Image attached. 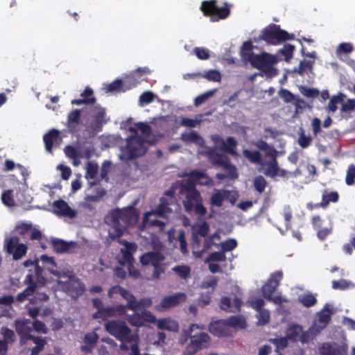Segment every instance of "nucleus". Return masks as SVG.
<instances>
[{
    "label": "nucleus",
    "mask_w": 355,
    "mask_h": 355,
    "mask_svg": "<svg viewBox=\"0 0 355 355\" xmlns=\"http://www.w3.org/2000/svg\"><path fill=\"white\" fill-rule=\"evenodd\" d=\"M138 218L139 212L133 206L112 210L107 217V223L112 228L109 232V236L113 239L121 237L128 227L137 223Z\"/></svg>",
    "instance_id": "nucleus-1"
},
{
    "label": "nucleus",
    "mask_w": 355,
    "mask_h": 355,
    "mask_svg": "<svg viewBox=\"0 0 355 355\" xmlns=\"http://www.w3.org/2000/svg\"><path fill=\"white\" fill-rule=\"evenodd\" d=\"M128 130L133 134L126 138V145L121 147L122 153L119 157L123 161H130L144 155L147 148V141L141 135H137V130L135 127H130Z\"/></svg>",
    "instance_id": "nucleus-2"
},
{
    "label": "nucleus",
    "mask_w": 355,
    "mask_h": 355,
    "mask_svg": "<svg viewBox=\"0 0 355 355\" xmlns=\"http://www.w3.org/2000/svg\"><path fill=\"white\" fill-rule=\"evenodd\" d=\"M245 320L240 315H234L227 320H218L211 322L208 326V330L214 336L222 338L232 336L234 334L233 329H245Z\"/></svg>",
    "instance_id": "nucleus-3"
},
{
    "label": "nucleus",
    "mask_w": 355,
    "mask_h": 355,
    "mask_svg": "<svg viewBox=\"0 0 355 355\" xmlns=\"http://www.w3.org/2000/svg\"><path fill=\"white\" fill-rule=\"evenodd\" d=\"M43 268L36 266L35 270H29L24 281L28 286L16 296V301L22 303L32 296L39 287L44 286L46 282V278L43 276Z\"/></svg>",
    "instance_id": "nucleus-4"
},
{
    "label": "nucleus",
    "mask_w": 355,
    "mask_h": 355,
    "mask_svg": "<svg viewBox=\"0 0 355 355\" xmlns=\"http://www.w3.org/2000/svg\"><path fill=\"white\" fill-rule=\"evenodd\" d=\"M203 327H200L197 324H191L187 333L190 338V343L185 347L184 355H194L199 350L208 347L210 337L207 333L201 331Z\"/></svg>",
    "instance_id": "nucleus-5"
},
{
    "label": "nucleus",
    "mask_w": 355,
    "mask_h": 355,
    "mask_svg": "<svg viewBox=\"0 0 355 355\" xmlns=\"http://www.w3.org/2000/svg\"><path fill=\"white\" fill-rule=\"evenodd\" d=\"M295 38L293 34L281 29L280 26L271 23L266 26L259 35V40L266 42L268 44L277 45Z\"/></svg>",
    "instance_id": "nucleus-6"
},
{
    "label": "nucleus",
    "mask_w": 355,
    "mask_h": 355,
    "mask_svg": "<svg viewBox=\"0 0 355 355\" xmlns=\"http://www.w3.org/2000/svg\"><path fill=\"white\" fill-rule=\"evenodd\" d=\"M217 0H209L202 2L200 10L205 17H211L213 21L225 19L230 15L232 5L225 2L222 7H218Z\"/></svg>",
    "instance_id": "nucleus-7"
},
{
    "label": "nucleus",
    "mask_w": 355,
    "mask_h": 355,
    "mask_svg": "<svg viewBox=\"0 0 355 355\" xmlns=\"http://www.w3.org/2000/svg\"><path fill=\"white\" fill-rule=\"evenodd\" d=\"M105 330L121 343H132L135 336L124 321L110 320L105 324Z\"/></svg>",
    "instance_id": "nucleus-8"
},
{
    "label": "nucleus",
    "mask_w": 355,
    "mask_h": 355,
    "mask_svg": "<svg viewBox=\"0 0 355 355\" xmlns=\"http://www.w3.org/2000/svg\"><path fill=\"white\" fill-rule=\"evenodd\" d=\"M184 211L187 214L194 213L200 216H205L207 209L203 205V199L200 191L194 193H186L183 200Z\"/></svg>",
    "instance_id": "nucleus-9"
},
{
    "label": "nucleus",
    "mask_w": 355,
    "mask_h": 355,
    "mask_svg": "<svg viewBox=\"0 0 355 355\" xmlns=\"http://www.w3.org/2000/svg\"><path fill=\"white\" fill-rule=\"evenodd\" d=\"M19 242V238L16 236H11L5 240L4 248L8 254L12 255L14 260L21 259L28 251L27 245Z\"/></svg>",
    "instance_id": "nucleus-10"
},
{
    "label": "nucleus",
    "mask_w": 355,
    "mask_h": 355,
    "mask_svg": "<svg viewBox=\"0 0 355 355\" xmlns=\"http://www.w3.org/2000/svg\"><path fill=\"white\" fill-rule=\"evenodd\" d=\"M211 139L214 144L223 152L234 156L237 155L236 148L238 145V142L234 137H227L225 140L218 135H214Z\"/></svg>",
    "instance_id": "nucleus-11"
},
{
    "label": "nucleus",
    "mask_w": 355,
    "mask_h": 355,
    "mask_svg": "<svg viewBox=\"0 0 355 355\" xmlns=\"http://www.w3.org/2000/svg\"><path fill=\"white\" fill-rule=\"evenodd\" d=\"M283 278L282 271H276L270 275L267 282L262 286L261 291L266 299H271V295L275 293Z\"/></svg>",
    "instance_id": "nucleus-12"
},
{
    "label": "nucleus",
    "mask_w": 355,
    "mask_h": 355,
    "mask_svg": "<svg viewBox=\"0 0 355 355\" xmlns=\"http://www.w3.org/2000/svg\"><path fill=\"white\" fill-rule=\"evenodd\" d=\"M137 83V81L134 79L132 76L126 77L124 80L121 79H116L108 84L107 86V92H125L130 89L132 87H135Z\"/></svg>",
    "instance_id": "nucleus-13"
},
{
    "label": "nucleus",
    "mask_w": 355,
    "mask_h": 355,
    "mask_svg": "<svg viewBox=\"0 0 355 355\" xmlns=\"http://www.w3.org/2000/svg\"><path fill=\"white\" fill-rule=\"evenodd\" d=\"M311 223L313 228L317 232L318 238L323 241L327 237L331 234L333 225L329 223L327 227H322L323 219L320 215H314L311 217Z\"/></svg>",
    "instance_id": "nucleus-14"
},
{
    "label": "nucleus",
    "mask_w": 355,
    "mask_h": 355,
    "mask_svg": "<svg viewBox=\"0 0 355 355\" xmlns=\"http://www.w3.org/2000/svg\"><path fill=\"white\" fill-rule=\"evenodd\" d=\"M268 157L270 159L269 160L262 161L260 164L261 168L259 171H262L267 177L275 178L277 176L279 171V164L277 159V155L276 153Z\"/></svg>",
    "instance_id": "nucleus-15"
},
{
    "label": "nucleus",
    "mask_w": 355,
    "mask_h": 355,
    "mask_svg": "<svg viewBox=\"0 0 355 355\" xmlns=\"http://www.w3.org/2000/svg\"><path fill=\"white\" fill-rule=\"evenodd\" d=\"M173 205L172 202H169L168 198L162 197L159 200V204L155 210L146 212L143 218V223L148 221V216L152 215L158 216L159 217H165L167 214L172 212L170 205Z\"/></svg>",
    "instance_id": "nucleus-16"
},
{
    "label": "nucleus",
    "mask_w": 355,
    "mask_h": 355,
    "mask_svg": "<svg viewBox=\"0 0 355 355\" xmlns=\"http://www.w3.org/2000/svg\"><path fill=\"white\" fill-rule=\"evenodd\" d=\"M250 57L248 62L253 67L260 70L268 65H272L275 62L274 57L267 53H263L260 55H250Z\"/></svg>",
    "instance_id": "nucleus-17"
},
{
    "label": "nucleus",
    "mask_w": 355,
    "mask_h": 355,
    "mask_svg": "<svg viewBox=\"0 0 355 355\" xmlns=\"http://www.w3.org/2000/svg\"><path fill=\"white\" fill-rule=\"evenodd\" d=\"M54 212L60 216L67 217L73 219L77 215V211L71 209L63 200H55L53 204Z\"/></svg>",
    "instance_id": "nucleus-18"
},
{
    "label": "nucleus",
    "mask_w": 355,
    "mask_h": 355,
    "mask_svg": "<svg viewBox=\"0 0 355 355\" xmlns=\"http://www.w3.org/2000/svg\"><path fill=\"white\" fill-rule=\"evenodd\" d=\"M121 243L123 244L125 246L124 248L121 249L123 258L121 263L123 265L127 263L132 266L135 261L133 254L137 251V245L135 243H130L125 240L121 241Z\"/></svg>",
    "instance_id": "nucleus-19"
},
{
    "label": "nucleus",
    "mask_w": 355,
    "mask_h": 355,
    "mask_svg": "<svg viewBox=\"0 0 355 355\" xmlns=\"http://www.w3.org/2000/svg\"><path fill=\"white\" fill-rule=\"evenodd\" d=\"M333 309L330 305L326 304L322 310L318 313L317 319L315 321L314 327L320 329V331L324 329L331 320V315L333 314Z\"/></svg>",
    "instance_id": "nucleus-20"
},
{
    "label": "nucleus",
    "mask_w": 355,
    "mask_h": 355,
    "mask_svg": "<svg viewBox=\"0 0 355 355\" xmlns=\"http://www.w3.org/2000/svg\"><path fill=\"white\" fill-rule=\"evenodd\" d=\"M31 323L29 319L16 320L15 329L21 340H28L32 338L33 328L30 326Z\"/></svg>",
    "instance_id": "nucleus-21"
},
{
    "label": "nucleus",
    "mask_w": 355,
    "mask_h": 355,
    "mask_svg": "<svg viewBox=\"0 0 355 355\" xmlns=\"http://www.w3.org/2000/svg\"><path fill=\"white\" fill-rule=\"evenodd\" d=\"M186 300L187 295L184 293H177L172 295L164 297L160 302V306L163 309L173 308L184 302Z\"/></svg>",
    "instance_id": "nucleus-22"
},
{
    "label": "nucleus",
    "mask_w": 355,
    "mask_h": 355,
    "mask_svg": "<svg viewBox=\"0 0 355 355\" xmlns=\"http://www.w3.org/2000/svg\"><path fill=\"white\" fill-rule=\"evenodd\" d=\"M67 293L72 297L76 298L85 291V284L78 279L70 280L64 284Z\"/></svg>",
    "instance_id": "nucleus-23"
},
{
    "label": "nucleus",
    "mask_w": 355,
    "mask_h": 355,
    "mask_svg": "<svg viewBox=\"0 0 355 355\" xmlns=\"http://www.w3.org/2000/svg\"><path fill=\"white\" fill-rule=\"evenodd\" d=\"M165 257L164 254L157 251H150L143 254L140 257V263L142 266H156V264L161 263Z\"/></svg>",
    "instance_id": "nucleus-24"
},
{
    "label": "nucleus",
    "mask_w": 355,
    "mask_h": 355,
    "mask_svg": "<svg viewBox=\"0 0 355 355\" xmlns=\"http://www.w3.org/2000/svg\"><path fill=\"white\" fill-rule=\"evenodd\" d=\"M205 155L211 164L220 167H222V166L229 159L227 155L218 153L216 149L214 148L208 149L205 152Z\"/></svg>",
    "instance_id": "nucleus-25"
},
{
    "label": "nucleus",
    "mask_w": 355,
    "mask_h": 355,
    "mask_svg": "<svg viewBox=\"0 0 355 355\" xmlns=\"http://www.w3.org/2000/svg\"><path fill=\"white\" fill-rule=\"evenodd\" d=\"M340 199V195L336 191H329V189H324L322 191L321 203L322 209H327L331 202L336 203Z\"/></svg>",
    "instance_id": "nucleus-26"
},
{
    "label": "nucleus",
    "mask_w": 355,
    "mask_h": 355,
    "mask_svg": "<svg viewBox=\"0 0 355 355\" xmlns=\"http://www.w3.org/2000/svg\"><path fill=\"white\" fill-rule=\"evenodd\" d=\"M230 193V191L227 190H218L210 198L211 205L220 207L223 205V200L229 198Z\"/></svg>",
    "instance_id": "nucleus-27"
},
{
    "label": "nucleus",
    "mask_w": 355,
    "mask_h": 355,
    "mask_svg": "<svg viewBox=\"0 0 355 355\" xmlns=\"http://www.w3.org/2000/svg\"><path fill=\"white\" fill-rule=\"evenodd\" d=\"M180 139L186 144L194 143L198 146H202L205 143L203 138L193 130L189 132H183Z\"/></svg>",
    "instance_id": "nucleus-28"
},
{
    "label": "nucleus",
    "mask_w": 355,
    "mask_h": 355,
    "mask_svg": "<svg viewBox=\"0 0 355 355\" xmlns=\"http://www.w3.org/2000/svg\"><path fill=\"white\" fill-rule=\"evenodd\" d=\"M157 327L159 329L173 332H178L180 329L179 324L175 320L170 318L159 319L157 322Z\"/></svg>",
    "instance_id": "nucleus-29"
},
{
    "label": "nucleus",
    "mask_w": 355,
    "mask_h": 355,
    "mask_svg": "<svg viewBox=\"0 0 355 355\" xmlns=\"http://www.w3.org/2000/svg\"><path fill=\"white\" fill-rule=\"evenodd\" d=\"M59 134L58 130L52 129L44 135L43 140L47 151H51L54 142L57 141L59 138Z\"/></svg>",
    "instance_id": "nucleus-30"
},
{
    "label": "nucleus",
    "mask_w": 355,
    "mask_h": 355,
    "mask_svg": "<svg viewBox=\"0 0 355 355\" xmlns=\"http://www.w3.org/2000/svg\"><path fill=\"white\" fill-rule=\"evenodd\" d=\"M51 244L53 250L58 253L67 252L71 245H74L73 242H67L60 239H52Z\"/></svg>",
    "instance_id": "nucleus-31"
},
{
    "label": "nucleus",
    "mask_w": 355,
    "mask_h": 355,
    "mask_svg": "<svg viewBox=\"0 0 355 355\" xmlns=\"http://www.w3.org/2000/svg\"><path fill=\"white\" fill-rule=\"evenodd\" d=\"M278 93L279 96L284 100L286 103H292L295 101L294 104L296 107H299L300 103H304L303 100L299 97H296L291 92L287 89L282 88Z\"/></svg>",
    "instance_id": "nucleus-32"
},
{
    "label": "nucleus",
    "mask_w": 355,
    "mask_h": 355,
    "mask_svg": "<svg viewBox=\"0 0 355 355\" xmlns=\"http://www.w3.org/2000/svg\"><path fill=\"white\" fill-rule=\"evenodd\" d=\"M189 176L191 180L201 185H208L211 181L205 173L196 170L191 171Z\"/></svg>",
    "instance_id": "nucleus-33"
},
{
    "label": "nucleus",
    "mask_w": 355,
    "mask_h": 355,
    "mask_svg": "<svg viewBox=\"0 0 355 355\" xmlns=\"http://www.w3.org/2000/svg\"><path fill=\"white\" fill-rule=\"evenodd\" d=\"M346 95L342 92H338L337 95L331 97L327 110L329 112H335L338 109V105L344 102Z\"/></svg>",
    "instance_id": "nucleus-34"
},
{
    "label": "nucleus",
    "mask_w": 355,
    "mask_h": 355,
    "mask_svg": "<svg viewBox=\"0 0 355 355\" xmlns=\"http://www.w3.org/2000/svg\"><path fill=\"white\" fill-rule=\"evenodd\" d=\"M243 155L252 164H256L260 166L263 161L261 155L258 150L245 149L243 150Z\"/></svg>",
    "instance_id": "nucleus-35"
},
{
    "label": "nucleus",
    "mask_w": 355,
    "mask_h": 355,
    "mask_svg": "<svg viewBox=\"0 0 355 355\" xmlns=\"http://www.w3.org/2000/svg\"><path fill=\"white\" fill-rule=\"evenodd\" d=\"M320 333V329L316 327H311L308 330L302 331L300 338V341L302 343H308L310 340H312L315 337Z\"/></svg>",
    "instance_id": "nucleus-36"
},
{
    "label": "nucleus",
    "mask_w": 355,
    "mask_h": 355,
    "mask_svg": "<svg viewBox=\"0 0 355 355\" xmlns=\"http://www.w3.org/2000/svg\"><path fill=\"white\" fill-rule=\"evenodd\" d=\"M320 352L322 355H341V351L336 344L323 343Z\"/></svg>",
    "instance_id": "nucleus-37"
},
{
    "label": "nucleus",
    "mask_w": 355,
    "mask_h": 355,
    "mask_svg": "<svg viewBox=\"0 0 355 355\" xmlns=\"http://www.w3.org/2000/svg\"><path fill=\"white\" fill-rule=\"evenodd\" d=\"M295 51V46L287 44L284 46L282 49H280L277 51V55L282 57L286 62H289L293 58V52Z\"/></svg>",
    "instance_id": "nucleus-38"
},
{
    "label": "nucleus",
    "mask_w": 355,
    "mask_h": 355,
    "mask_svg": "<svg viewBox=\"0 0 355 355\" xmlns=\"http://www.w3.org/2000/svg\"><path fill=\"white\" fill-rule=\"evenodd\" d=\"M114 316V310L113 306L103 307L101 310H97L92 315L94 319H102L103 320H107V318Z\"/></svg>",
    "instance_id": "nucleus-39"
},
{
    "label": "nucleus",
    "mask_w": 355,
    "mask_h": 355,
    "mask_svg": "<svg viewBox=\"0 0 355 355\" xmlns=\"http://www.w3.org/2000/svg\"><path fill=\"white\" fill-rule=\"evenodd\" d=\"M222 168L227 171V178L233 180L238 178L239 173L236 167L231 163L230 158L222 166Z\"/></svg>",
    "instance_id": "nucleus-40"
},
{
    "label": "nucleus",
    "mask_w": 355,
    "mask_h": 355,
    "mask_svg": "<svg viewBox=\"0 0 355 355\" xmlns=\"http://www.w3.org/2000/svg\"><path fill=\"white\" fill-rule=\"evenodd\" d=\"M172 270L182 279H187L191 275V268L187 265L175 266Z\"/></svg>",
    "instance_id": "nucleus-41"
},
{
    "label": "nucleus",
    "mask_w": 355,
    "mask_h": 355,
    "mask_svg": "<svg viewBox=\"0 0 355 355\" xmlns=\"http://www.w3.org/2000/svg\"><path fill=\"white\" fill-rule=\"evenodd\" d=\"M93 118L96 127H101L105 122V110L100 106H96L94 110Z\"/></svg>",
    "instance_id": "nucleus-42"
},
{
    "label": "nucleus",
    "mask_w": 355,
    "mask_h": 355,
    "mask_svg": "<svg viewBox=\"0 0 355 355\" xmlns=\"http://www.w3.org/2000/svg\"><path fill=\"white\" fill-rule=\"evenodd\" d=\"M254 146L259 150L264 151L266 157L277 153L276 149L263 140H259L254 144Z\"/></svg>",
    "instance_id": "nucleus-43"
},
{
    "label": "nucleus",
    "mask_w": 355,
    "mask_h": 355,
    "mask_svg": "<svg viewBox=\"0 0 355 355\" xmlns=\"http://www.w3.org/2000/svg\"><path fill=\"white\" fill-rule=\"evenodd\" d=\"M303 328L301 325L294 324L291 325L287 329L286 336L289 340H297V337L302 333Z\"/></svg>",
    "instance_id": "nucleus-44"
},
{
    "label": "nucleus",
    "mask_w": 355,
    "mask_h": 355,
    "mask_svg": "<svg viewBox=\"0 0 355 355\" xmlns=\"http://www.w3.org/2000/svg\"><path fill=\"white\" fill-rule=\"evenodd\" d=\"M80 110L76 109L73 110L68 114L67 116V124L69 128L73 127L75 124H78L80 120Z\"/></svg>",
    "instance_id": "nucleus-45"
},
{
    "label": "nucleus",
    "mask_w": 355,
    "mask_h": 355,
    "mask_svg": "<svg viewBox=\"0 0 355 355\" xmlns=\"http://www.w3.org/2000/svg\"><path fill=\"white\" fill-rule=\"evenodd\" d=\"M253 48L254 46L250 41H246L243 42L241 49V55L243 60L248 61V60L251 58L250 55L254 54L252 52Z\"/></svg>",
    "instance_id": "nucleus-46"
},
{
    "label": "nucleus",
    "mask_w": 355,
    "mask_h": 355,
    "mask_svg": "<svg viewBox=\"0 0 355 355\" xmlns=\"http://www.w3.org/2000/svg\"><path fill=\"white\" fill-rule=\"evenodd\" d=\"M253 186L256 191L262 193L267 186V182L262 175H257L253 180Z\"/></svg>",
    "instance_id": "nucleus-47"
},
{
    "label": "nucleus",
    "mask_w": 355,
    "mask_h": 355,
    "mask_svg": "<svg viewBox=\"0 0 355 355\" xmlns=\"http://www.w3.org/2000/svg\"><path fill=\"white\" fill-rule=\"evenodd\" d=\"M312 141V137L309 135L306 136L304 134V130L301 128L299 132V137L297 140V143L302 148H306L311 145Z\"/></svg>",
    "instance_id": "nucleus-48"
},
{
    "label": "nucleus",
    "mask_w": 355,
    "mask_h": 355,
    "mask_svg": "<svg viewBox=\"0 0 355 355\" xmlns=\"http://www.w3.org/2000/svg\"><path fill=\"white\" fill-rule=\"evenodd\" d=\"M121 297L127 301V306L130 310H134L135 307L136 297L135 295L130 292L128 290L123 289V293H121Z\"/></svg>",
    "instance_id": "nucleus-49"
},
{
    "label": "nucleus",
    "mask_w": 355,
    "mask_h": 355,
    "mask_svg": "<svg viewBox=\"0 0 355 355\" xmlns=\"http://www.w3.org/2000/svg\"><path fill=\"white\" fill-rule=\"evenodd\" d=\"M133 127L137 128V132L139 130L141 132L143 137H149L152 133L151 127L147 123L138 122L135 123Z\"/></svg>",
    "instance_id": "nucleus-50"
},
{
    "label": "nucleus",
    "mask_w": 355,
    "mask_h": 355,
    "mask_svg": "<svg viewBox=\"0 0 355 355\" xmlns=\"http://www.w3.org/2000/svg\"><path fill=\"white\" fill-rule=\"evenodd\" d=\"M301 94L307 98H317L320 95V91L316 88H311L306 86L300 87Z\"/></svg>",
    "instance_id": "nucleus-51"
},
{
    "label": "nucleus",
    "mask_w": 355,
    "mask_h": 355,
    "mask_svg": "<svg viewBox=\"0 0 355 355\" xmlns=\"http://www.w3.org/2000/svg\"><path fill=\"white\" fill-rule=\"evenodd\" d=\"M128 322L135 327H142L144 324L143 317L139 313H133L127 318Z\"/></svg>",
    "instance_id": "nucleus-52"
},
{
    "label": "nucleus",
    "mask_w": 355,
    "mask_h": 355,
    "mask_svg": "<svg viewBox=\"0 0 355 355\" xmlns=\"http://www.w3.org/2000/svg\"><path fill=\"white\" fill-rule=\"evenodd\" d=\"M98 166L97 164L88 162L87 164V171L85 178L87 179H94L98 173Z\"/></svg>",
    "instance_id": "nucleus-53"
},
{
    "label": "nucleus",
    "mask_w": 355,
    "mask_h": 355,
    "mask_svg": "<svg viewBox=\"0 0 355 355\" xmlns=\"http://www.w3.org/2000/svg\"><path fill=\"white\" fill-rule=\"evenodd\" d=\"M299 301L305 306V307H311L313 306L317 300L314 295L312 294H306L302 296L299 297Z\"/></svg>",
    "instance_id": "nucleus-54"
},
{
    "label": "nucleus",
    "mask_w": 355,
    "mask_h": 355,
    "mask_svg": "<svg viewBox=\"0 0 355 355\" xmlns=\"http://www.w3.org/2000/svg\"><path fill=\"white\" fill-rule=\"evenodd\" d=\"M196 182L189 178L185 183L182 185V190L186 193H194L199 191L196 187Z\"/></svg>",
    "instance_id": "nucleus-55"
},
{
    "label": "nucleus",
    "mask_w": 355,
    "mask_h": 355,
    "mask_svg": "<svg viewBox=\"0 0 355 355\" xmlns=\"http://www.w3.org/2000/svg\"><path fill=\"white\" fill-rule=\"evenodd\" d=\"M216 89L213 90H209L206 92L199 95L197 96L194 100V105L196 106H198L201 104H202L204 102H205L209 98L211 97L214 93L216 92Z\"/></svg>",
    "instance_id": "nucleus-56"
},
{
    "label": "nucleus",
    "mask_w": 355,
    "mask_h": 355,
    "mask_svg": "<svg viewBox=\"0 0 355 355\" xmlns=\"http://www.w3.org/2000/svg\"><path fill=\"white\" fill-rule=\"evenodd\" d=\"M226 256L225 253L221 250L220 252H211L206 259V262L210 261H225Z\"/></svg>",
    "instance_id": "nucleus-57"
},
{
    "label": "nucleus",
    "mask_w": 355,
    "mask_h": 355,
    "mask_svg": "<svg viewBox=\"0 0 355 355\" xmlns=\"http://www.w3.org/2000/svg\"><path fill=\"white\" fill-rule=\"evenodd\" d=\"M33 329L37 333L46 334L49 332L48 328L46 327L44 322L37 319H35L33 322Z\"/></svg>",
    "instance_id": "nucleus-58"
},
{
    "label": "nucleus",
    "mask_w": 355,
    "mask_h": 355,
    "mask_svg": "<svg viewBox=\"0 0 355 355\" xmlns=\"http://www.w3.org/2000/svg\"><path fill=\"white\" fill-rule=\"evenodd\" d=\"M64 153L69 158H82L83 155L73 146L68 145L64 147Z\"/></svg>",
    "instance_id": "nucleus-59"
},
{
    "label": "nucleus",
    "mask_w": 355,
    "mask_h": 355,
    "mask_svg": "<svg viewBox=\"0 0 355 355\" xmlns=\"http://www.w3.org/2000/svg\"><path fill=\"white\" fill-rule=\"evenodd\" d=\"M1 200L5 205L8 207L13 206L15 202L12 197V190H7L3 191L1 195Z\"/></svg>",
    "instance_id": "nucleus-60"
},
{
    "label": "nucleus",
    "mask_w": 355,
    "mask_h": 355,
    "mask_svg": "<svg viewBox=\"0 0 355 355\" xmlns=\"http://www.w3.org/2000/svg\"><path fill=\"white\" fill-rule=\"evenodd\" d=\"M258 323L261 325L266 324L270 320V313L266 309L257 311Z\"/></svg>",
    "instance_id": "nucleus-61"
},
{
    "label": "nucleus",
    "mask_w": 355,
    "mask_h": 355,
    "mask_svg": "<svg viewBox=\"0 0 355 355\" xmlns=\"http://www.w3.org/2000/svg\"><path fill=\"white\" fill-rule=\"evenodd\" d=\"M219 245L221 246V249L225 253V252L231 251L236 248L237 246V242L234 239H228L225 241L221 243Z\"/></svg>",
    "instance_id": "nucleus-62"
},
{
    "label": "nucleus",
    "mask_w": 355,
    "mask_h": 355,
    "mask_svg": "<svg viewBox=\"0 0 355 355\" xmlns=\"http://www.w3.org/2000/svg\"><path fill=\"white\" fill-rule=\"evenodd\" d=\"M203 77L208 80L214 82H220L221 80L220 73L215 69H211L206 72Z\"/></svg>",
    "instance_id": "nucleus-63"
},
{
    "label": "nucleus",
    "mask_w": 355,
    "mask_h": 355,
    "mask_svg": "<svg viewBox=\"0 0 355 355\" xmlns=\"http://www.w3.org/2000/svg\"><path fill=\"white\" fill-rule=\"evenodd\" d=\"M355 180V166L351 164L347 169L345 182L347 185H352Z\"/></svg>",
    "instance_id": "nucleus-64"
}]
</instances>
